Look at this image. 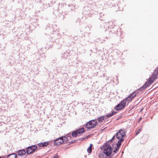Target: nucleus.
<instances>
[{
  "label": "nucleus",
  "instance_id": "obj_1",
  "mask_svg": "<svg viewBox=\"0 0 158 158\" xmlns=\"http://www.w3.org/2000/svg\"><path fill=\"white\" fill-rule=\"evenodd\" d=\"M115 136H114L110 140L106 142L105 145L102 147L104 153L106 156H110L112 151V149L111 146L112 141L114 139Z\"/></svg>",
  "mask_w": 158,
  "mask_h": 158
},
{
  "label": "nucleus",
  "instance_id": "obj_2",
  "mask_svg": "<svg viewBox=\"0 0 158 158\" xmlns=\"http://www.w3.org/2000/svg\"><path fill=\"white\" fill-rule=\"evenodd\" d=\"M125 135V132L122 130H120L116 134V137L119 140L117 143L118 147H119L121 144V143L124 140L123 137Z\"/></svg>",
  "mask_w": 158,
  "mask_h": 158
},
{
  "label": "nucleus",
  "instance_id": "obj_3",
  "mask_svg": "<svg viewBox=\"0 0 158 158\" xmlns=\"http://www.w3.org/2000/svg\"><path fill=\"white\" fill-rule=\"evenodd\" d=\"M67 138L65 137H61L56 139L54 141V143L56 145H59L64 142H66Z\"/></svg>",
  "mask_w": 158,
  "mask_h": 158
},
{
  "label": "nucleus",
  "instance_id": "obj_4",
  "mask_svg": "<svg viewBox=\"0 0 158 158\" xmlns=\"http://www.w3.org/2000/svg\"><path fill=\"white\" fill-rule=\"evenodd\" d=\"M116 113L117 112H116L113 111L111 112V113L107 114L106 115L105 117L103 116L98 118V121L100 123L102 122L103 120H104L105 119V118L106 119L112 117L113 115L116 114Z\"/></svg>",
  "mask_w": 158,
  "mask_h": 158
},
{
  "label": "nucleus",
  "instance_id": "obj_5",
  "mask_svg": "<svg viewBox=\"0 0 158 158\" xmlns=\"http://www.w3.org/2000/svg\"><path fill=\"white\" fill-rule=\"evenodd\" d=\"M97 124V122L95 120H92L87 123L86 125V127L89 129L94 127Z\"/></svg>",
  "mask_w": 158,
  "mask_h": 158
},
{
  "label": "nucleus",
  "instance_id": "obj_6",
  "mask_svg": "<svg viewBox=\"0 0 158 158\" xmlns=\"http://www.w3.org/2000/svg\"><path fill=\"white\" fill-rule=\"evenodd\" d=\"M136 96V93L135 92H132L131 93L129 96H128L127 98H125L123 101H125V104L127 103H129L131 102L132 100Z\"/></svg>",
  "mask_w": 158,
  "mask_h": 158
},
{
  "label": "nucleus",
  "instance_id": "obj_7",
  "mask_svg": "<svg viewBox=\"0 0 158 158\" xmlns=\"http://www.w3.org/2000/svg\"><path fill=\"white\" fill-rule=\"evenodd\" d=\"M126 104L125 101L122 100L119 104L117 105L115 107L114 109L118 110L124 108Z\"/></svg>",
  "mask_w": 158,
  "mask_h": 158
},
{
  "label": "nucleus",
  "instance_id": "obj_8",
  "mask_svg": "<svg viewBox=\"0 0 158 158\" xmlns=\"http://www.w3.org/2000/svg\"><path fill=\"white\" fill-rule=\"evenodd\" d=\"M156 74H155V73L154 72L152 76L149 78L148 80L149 82H147L145 84V87L148 86L149 84H151L153 82L154 80L156 77Z\"/></svg>",
  "mask_w": 158,
  "mask_h": 158
},
{
  "label": "nucleus",
  "instance_id": "obj_9",
  "mask_svg": "<svg viewBox=\"0 0 158 158\" xmlns=\"http://www.w3.org/2000/svg\"><path fill=\"white\" fill-rule=\"evenodd\" d=\"M37 149V147L35 145L31 146L28 148L27 152L28 154H30L34 152Z\"/></svg>",
  "mask_w": 158,
  "mask_h": 158
},
{
  "label": "nucleus",
  "instance_id": "obj_10",
  "mask_svg": "<svg viewBox=\"0 0 158 158\" xmlns=\"http://www.w3.org/2000/svg\"><path fill=\"white\" fill-rule=\"evenodd\" d=\"M26 154V151L25 150L22 149L19 150L18 152V154L19 156H23L25 155Z\"/></svg>",
  "mask_w": 158,
  "mask_h": 158
},
{
  "label": "nucleus",
  "instance_id": "obj_11",
  "mask_svg": "<svg viewBox=\"0 0 158 158\" xmlns=\"http://www.w3.org/2000/svg\"><path fill=\"white\" fill-rule=\"evenodd\" d=\"M76 131L78 134L81 135L83 132H84L85 130L83 128H82L77 130Z\"/></svg>",
  "mask_w": 158,
  "mask_h": 158
},
{
  "label": "nucleus",
  "instance_id": "obj_12",
  "mask_svg": "<svg viewBox=\"0 0 158 158\" xmlns=\"http://www.w3.org/2000/svg\"><path fill=\"white\" fill-rule=\"evenodd\" d=\"M48 144V142H43L41 143H40L38 144V145L40 147H44L47 146Z\"/></svg>",
  "mask_w": 158,
  "mask_h": 158
},
{
  "label": "nucleus",
  "instance_id": "obj_13",
  "mask_svg": "<svg viewBox=\"0 0 158 158\" xmlns=\"http://www.w3.org/2000/svg\"><path fill=\"white\" fill-rule=\"evenodd\" d=\"M17 156V155L15 153H13L10 154L9 155L7 158H16Z\"/></svg>",
  "mask_w": 158,
  "mask_h": 158
},
{
  "label": "nucleus",
  "instance_id": "obj_14",
  "mask_svg": "<svg viewBox=\"0 0 158 158\" xmlns=\"http://www.w3.org/2000/svg\"><path fill=\"white\" fill-rule=\"evenodd\" d=\"M92 144H90V146L87 148V151L88 153H90L92 152Z\"/></svg>",
  "mask_w": 158,
  "mask_h": 158
},
{
  "label": "nucleus",
  "instance_id": "obj_15",
  "mask_svg": "<svg viewBox=\"0 0 158 158\" xmlns=\"http://www.w3.org/2000/svg\"><path fill=\"white\" fill-rule=\"evenodd\" d=\"M77 131H75L74 132H73L72 133V135L73 136H76L77 135V133L76 132Z\"/></svg>",
  "mask_w": 158,
  "mask_h": 158
},
{
  "label": "nucleus",
  "instance_id": "obj_16",
  "mask_svg": "<svg viewBox=\"0 0 158 158\" xmlns=\"http://www.w3.org/2000/svg\"><path fill=\"white\" fill-rule=\"evenodd\" d=\"M154 73L155 74L158 75V67L156 69Z\"/></svg>",
  "mask_w": 158,
  "mask_h": 158
},
{
  "label": "nucleus",
  "instance_id": "obj_17",
  "mask_svg": "<svg viewBox=\"0 0 158 158\" xmlns=\"http://www.w3.org/2000/svg\"><path fill=\"white\" fill-rule=\"evenodd\" d=\"M119 148V147H118V146H117V148H116L114 149V153H116L118 150Z\"/></svg>",
  "mask_w": 158,
  "mask_h": 158
},
{
  "label": "nucleus",
  "instance_id": "obj_18",
  "mask_svg": "<svg viewBox=\"0 0 158 158\" xmlns=\"http://www.w3.org/2000/svg\"><path fill=\"white\" fill-rule=\"evenodd\" d=\"M141 129H139L136 132V135H137L141 131Z\"/></svg>",
  "mask_w": 158,
  "mask_h": 158
},
{
  "label": "nucleus",
  "instance_id": "obj_19",
  "mask_svg": "<svg viewBox=\"0 0 158 158\" xmlns=\"http://www.w3.org/2000/svg\"><path fill=\"white\" fill-rule=\"evenodd\" d=\"M0 158H2L1 157H0Z\"/></svg>",
  "mask_w": 158,
  "mask_h": 158
}]
</instances>
